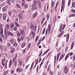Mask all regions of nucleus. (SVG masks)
I'll return each instance as SVG.
<instances>
[{"instance_id": "obj_47", "label": "nucleus", "mask_w": 75, "mask_h": 75, "mask_svg": "<svg viewBox=\"0 0 75 75\" xmlns=\"http://www.w3.org/2000/svg\"><path fill=\"white\" fill-rule=\"evenodd\" d=\"M7 45L8 47H10V46L11 45L10 43H8Z\"/></svg>"}, {"instance_id": "obj_55", "label": "nucleus", "mask_w": 75, "mask_h": 75, "mask_svg": "<svg viewBox=\"0 0 75 75\" xmlns=\"http://www.w3.org/2000/svg\"><path fill=\"white\" fill-rule=\"evenodd\" d=\"M31 47V44L30 43L28 45V48H30Z\"/></svg>"}, {"instance_id": "obj_61", "label": "nucleus", "mask_w": 75, "mask_h": 75, "mask_svg": "<svg viewBox=\"0 0 75 75\" xmlns=\"http://www.w3.org/2000/svg\"><path fill=\"white\" fill-rule=\"evenodd\" d=\"M7 73L6 72H4V75H7Z\"/></svg>"}, {"instance_id": "obj_18", "label": "nucleus", "mask_w": 75, "mask_h": 75, "mask_svg": "<svg viewBox=\"0 0 75 75\" xmlns=\"http://www.w3.org/2000/svg\"><path fill=\"white\" fill-rule=\"evenodd\" d=\"M14 27V24L13 23H11V24L10 28H13V27Z\"/></svg>"}, {"instance_id": "obj_6", "label": "nucleus", "mask_w": 75, "mask_h": 75, "mask_svg": "<svg viewBox=\"0 0 75 75\" xmlns=\"http://www.w3.org/2000/svg\"><path fill=\"white\" fill-rule=\"evenodd\" d=\"M64 72L65 74H67L68 72V68L67 66H65L64 67Z\"/></svg>"}, {"instance_id": "obj_17", "label": "nucleus", "mask_w": 75, "mask_h": 75, "mask_svg": "<svg viewBox=\"0 0 75 75\" xmlns=\"http://www.w3.org/2000/svg\"><path fill=\"white\" fill-rule=\"evenodd\" d=\"M69 34H68L67 36V42H68V41H69Z\"/></svg>"}, {"instance_id": "obj_10", "label": "nucleus", "mask_w": 75, "mask_h": 75, "mask_svg": "<svg viewBox=\"0 0 75 75\" xmlns=\"http://www.w3.org/2000/svg\"><path fill=\"white\" fill-rule=\"evenodd\" d=\"M8 34V35L10 36H11L12 37H13L14 36V34L12 33L10 31H8L7 33Z\"/></svg>"}, {"instance_id": "obj_36", "label": "nucleus", "mask_w": 75, "mask_h": 75, "mask_svg": "<svg viewBox=\"0 0 75 75\" xmlns=\"http://www.w3.org/2000/svg\"><path fill=\"white\" fill-rule=\"evenodd\" d=\"M71 0H69V2L68 3V6H70V4H71Z\"/></svg>"}, {"instance_id": "obj_40", "label": "nucleus", "mask_w": 75, "mask_h": 75, "mask_svg": "<svg viewBox=\"0 0 75 75\" xmlns=\"http://www.w3.org/2000/svg\"><path fill=\"white\" fill-rule=\"evenodd\" d=\"M17 72H20V69L19 68H18L16 69Z\"/></svg>"}, {"instance_id": "obj_64", "label": "nucleus", "mask_w": 75, "mask_h": 75, "mask_svg": "<svg viewBox=\"0 0 75 75\" xmlns=\"http://www.w3.org/2000/svg\"><path fill=\"white\" fill-rule=\"evenodd\" d=\"M50 74H51L52 75H53V72L51 71H50Z\"/></svg>"}, {"instance_id": "obj_50", "label": "nucleus", "mask_w": 75, "mask_h": 75, "mask_svg": "<svg viewBox=\"0 0 75 75\" xmlns=\"http://www.w3.org/2000/svg\"><path fill=\"white\" fill-rule=\"evenodd\" d=\"M65 25H63V28L62 29V30H63L64 31V28H65Z\"/></svg>"}, {"instance_id": "obj_16", "label": "nucleus", "mask_w": 75, "mask_h": 75, "mask_svg": "<svg viewBox=\"0 0 75 75\" xmlns=\"http://www.w3.org/2000/svg\"><path fill=\"white\" fill-rule=\"evenodd\" d=\"M14 24H16V26H17V27H19L20 26V25L18 23H17V22H14Z\"/></svg>"}, {"instance_id": "obj_48", "label": "nucleus", "mask_w": 75, "mask_h": 75, "mask_svg": "<svg viewBox=\"0 0 75 75\" xmlns=\"http://www.w3.org/2000/svg\"><path fill=\"white\" fill-rule=\"evenodd\" d=\"M21 36V35H20V33L18 32L17 33V36H18H18L20 37Z\"/></svg>"}, {"instance_id": "obj_42", "label": "nucleus", "mask_w": 75, "mask_h": 75, "mask_svg": "<svg viewBox=\"0 0 75 75\" xmlns=\"http://www.w3.org/2000/svg\"><path fill=\"white\" fill-rule=\"evenodd\" d=\"M44 63V62H41V63L40 64V67H39V68H40V67H41V66H42V64H43Z\"/></svg>"}, {"instance_id": "obj_58", "label": "nucleus", "mask_w": 75, "mask_h": 75, "mask_svg": "<svg viewBox=\"0 0 75 75\" xmlns=\"http://www.w3.org/2000/svg\"><path fill=\"white\" fill-rule=\"evenodd\" d=\"M75 60V55L73 56V61Z\"/></svg>"}, {"instance_id": "obj_20", "label": "nucleus", "mask_w": 75, "mask_h": 75, "mask_svg": "<svg viewBox=\"0 0 75 75\" xmlns=\"http://www.w3.org/2000/svg\"><path fill=\"white\" fill-rule=\"evenodd\" d=\"M69 54H68L66 56L65 58V61H66L67 59V58L69 57Z\"/></svg>"}, {"instance_id": "obj_35", "label": "nucleus", "mask_w": 75, "mask_h": 75, "mask_svg": "<svg viewBox=\"0 0 75 75\" xmlns=\"http://www.w3.org/2000/svg\"><path fill=\"white\" fill-rule=\"evenodd\" d=\"M17 45H18L17 44L16 42H15L13 44V46H14V47H16V46H17Z\"/></svg>"}, {"instance_id": "obj_56", "label": "nucleus", "mask_w": 75, "mask_h": 75, "mask_svg": "<svg viewBox=\"0 0 75 75\" xmlns=\"http://www.w3.org/2000/svg\"><path fill=\"white\" fill-rule=\"evenodd\" d=\"M71 11L73 12V13H75V10H74V9H72L71 10Z\"/></svg>"}, {"instance_id": "obj_9", "label": "nucleus", "mask_w": 75, "mask_h": 75, "mask_svg": "<svg viewBox=\"0 0 75 75\" xmlns=\"http://www.w3.org/2000/svg\"><path fill=\"white\" fill-rule=\"evenodd\" d=\"M18 17L20 20L23 19V15L21 13H19L18 15Z\"/></svg>"}, {"instance_id": "obj_4", "label": "nucleus", "mask_w": 75, "mask_h": 75, "mask_svg": "<svg viewBox=\"0 0 75 75\" xmlns=\"http://www.w3.org/2000/svg\"><path fill=\"white\" fill-rule=\"evenodd\" d=\"M65 0H62V8L61 9V13H62V8L63 10H64V7H65Z\"/></svg>"}, {"instance_id": "obj_60", "label": "nucleus", "mask_w": 75, "mask_h": 75, "mask_svg": "<svg viewBox=\"0 0 75 75\" xmlns=\"http://www.w3.org/2000/svg\"><path fill=\"white\" fill-rule=\"evenodd\" d=\"M17 54H16L15 55V57H14V58L16 59L17 58Z\"/></svg>"}, {"instance_id": "obj_24", "label": "nucleus", "mask_w": 75, "mask_h": 75, "mask_svg": "<svg viewBox=\"0 0 75 75\" xmlns=\"http://www.w3.org/2000/svg\"><path fill=\"white\" fill-rule=\"evenodd\" d=\"M25 43L23 42L22 45V48H24V47H25Z\"/></svg>"}, {"instance_id": "obj_62", "label": "nucleus", "mask_w": 75, "mask_h": 75, "mask_svg": "<svg viewBox=\"0 0 75 75\" xmlns=\"http://www.w3.org/2000/svg\"><path fill=\"white\" fill-rule=\"evenodd\" d=\"M68 54H70V56H71L73 55V53L72 52H70Z\"/></svg>"}, {"instance_id": "obj_3", "label": "nucleus", "mask_w": 75, "mask_h": 75, "mask_svg": "<svg viewBox=\"0 0 75 75\" xmlns=\"http://www.w3.org/2000/svg\"><path fill=\"white\" fill-rule=\"evenodd\" d=\"M30 28L31 29V30H32V31H33L34 30V31H36L37 26H34V24H31Z\"/></svg>"}, {"instance_id": "obj_53", "label": "nucleus", "mask_w": 75, "mask_h": 75, "mask_svg": "<svg viewBox=\"0 0 75 75\" xmlns=\"http://www.w3.org/2000/svg\"><path fill=\"white\" fill-rule=\"evenodd\" d=\"M7 35H5L4 37V39L6 40L7 39Z\"/></svg>"}, {"instance_id": "obj_46", "label": "nucleus", "mask_w": 75, "mask_h": 75, "mask_svg": "<svg viewBox=\"0 0 75 75\" xmlns=\"http://www.w3.org/2000/svg\"><path fill=\"white\" fill-rule=\"evenodd\" d=\"M16 6L17 8H20V5H19V4H17Z\"/></svg>"}, {"instance_id": "obj_23", "label": "nucleus", "mask_w": 75, "mask_h": 75, "mask_svg": "<svg viewBox=\"0 0 75 75\" xmlns=\"http://www.w3.org/2000/svg\"><path fill=\"white\" fill-rule=\"evenodd\" d=\"M7 3L9 5H11V1L10 0H7Z\"/></svg>"}, {"instance_id": "obj_12", "label": "nucleus", "mask_w": 75, "mask_h": 75, "mask_svg": "<svg viewBox=\"0 0 75 75\" xmlns=\"http://www.w3.org/2000/svg\"><path fill=\"white\" fill-rule=\"evenodd\" d=\"M65 53H64L59 58V60L61 61V60L62 59H63V58H64V57H65Z\"/></svg>"}, {"instance_id": "obj_39", "label": "nucleus", "mask_w": 75, "mask_h": 75, "mask_svg": "<svg viewBox=\"0 0 75 75\" xmlns=\"http://www.w3.org/2000/svg\"><path fill=\"white\" fill-rule=\"evenodd\" d=\"M7 16V15H6V14H4V15L3 16V18H4V19H5L6 18V16Z\"/></svg>"}, {"instance_id": "obj_27", "label": "nucleus", "mask_w": 75, "mask_h": 75, "mask_svg": "<svg viewBox=\"0 0 75 75\" xmlns=\"http://www.w3.org/2000/svg\"><path fill=\"white\" fill-rule=\"evenodd\" d=\"M57 60V56H54V64H56V61Z\"/></svg>"}, {"instance_id": "obj_22", "label": "nucleus", "mask_w": 75, "mask_h": 75, "mask_svg": "<svg viewBox=\"0 0 75 75\" xmlns=\"http://www.w3.org/2000/svg\"><path fill=\"white\" fill-rule=\"evenodd\" d=\"M2 10L4 12L5 11H6V10H7V9L5 7H4L3 8Z\"/></svg>"}, {"instance_id": "obj_2", "label": "nucleus", "mask_w": 75, "mask_h": 75, "mask_svg": "<svg viewBox=\"0 0 75 75\" xmlns=\"http://www.w3.org/2000/svg\"><path fill=\"white\" fill-rule=\"evenodd\" d=\"M62 25L61 24L60 26V27L59 28V31L61 33L58 36V37L59 38L60 37H61L63 34L64 33V31L63 30H62Z\"/></svg>"}, {"instance_id": "obj_54", "label": "nucleus", "mask_w": 75, "mask_h": 75, "mask_svg": "<svg viewBox=\"0 0 75 75\" xmlns=\"http://www.w3.org/2000/svg\"><path fill=\"white\" fill-rule=\"evenodd\" d=\"M45 25V26H46V25H47V22L45 21V23H44V24L43 25V27H44V26Z\"/></svg>"}, {"instance_id": "obj_57", "label": "nucleus", "mask_w": 75, "mask_h": 75, "mask_svg": "<svg viewBox=\"0 0 75 75\" xmlns=\"http://www.w3.org/2000/svg\"><path fill=\"white\" fill-rule=\"evenodd\" d=\"M46 35H47V34H48V30H46Z\"/></svg>"}, {"instance_id": "obj_51", "label": "nucleus", "mask_w": 75, "mask_h": 75, "mask_svg": "<svg viewBox=\"0 0 75 75\" xmlns=\"http://www.w3.org/2000/svg\"><path fill=\"white\" fill-rule=\"evenodd\" d=\"M8 14L10 15V16H11V12L10 11H8Z\"/></svg>"}, {"instance_id": "obj_7", "label": "nucleus", "mask_w": 75, "mask_h": 75, "mask_svg": "<svg viewBox=\"0 0 75 75\" xmlns=\"http://www.w3.org/2000/svg\"><path fill=\"white\" fill-rule=\"evenodd\" d=\"M20 33L23 35V36H25V32L23 30H21L20 31Z\"/></svg>"}, {"instance_id": "obj_15", "label": "nucleus", "mask_w": 75, "mask_h": 75, "mask_svg": "<svg viewBox=\"0 0 75 75\" xmlns=\"http://www.w3.org/2000/svg\"><path fill=\"white\" fill-rule=\"evenodd\" d=\"M74 43L75 42L74 41L71 44V50H72L73 48H74V45H75Z\"/></svg>"}, {"instance_id": "obj_11", "label": "nucleus", "mask_w": 75, "mask_h": 75, "mask_svg": "<svg viewBox=\"0 0 75 75\" xmlns=\"http://www.w3.org/2000/svg\"><path fill=\"white\" fill-rule=\"evenodd\" d=\"M0 31H3V25L1 24H0Z\"/></svg>"}, {"instance_id": "obj_8", "label": "nucleus", "mask_w": 75, "mask_h": 75, "mask_svg": "<svg viewBox=\"0 0 75 75\" xmlns=\"http://www.w3.org/2000/svg\"><path fill=\"white\" fill-rule=\"evenodd\" d=\"M48 34H50V32L51 31V25L50 24H49L48 25Z\"/></svg>"}, {"instance_id": "obj_26", "label": "nucleus", "mask_w": 75, "mask_h": 75, "mask_svg": "<svg viewBox=\"0 0 75 75\" xmlns=\"http://www.w3.org/2000/svg\"><path fill=\"white\" fill-rule=\"evenodd\" d=\"M19 64L21 67L23 65V62L21 61H20L19 62Z\"/></svg>"}, {"instance_id": "obj_19", "label": "nucleus", "mask_w": 75, "mask_h": 75, "mask_svg": "<svg viewBox=\"0 0 75 75\" xmlns=\"http://www.w3.org/2000/svg\"><path fill=\"white\" fill-rule=\"evenodd\" d=\"M31 33L33 35V38H34V37H35V33H34V31H31Z\"/></svg>"}, {"instance_id": "obj_44", "label": "nucleus", "mask_w": 75, "mask_h": 75, "mask_svg": "<svg viewBox=\"0 0 75 75\" xmlns=\"http://www.w3.org/2000/svg\"><path fill=\"white\" fill-rule=\"evenodd\" d=\"M75 14L72 13L71 15L70 16V17H75Z\"/></svg>"}, {"instance_id": "obj_52", "label": "nucleus", "mask_w": 75, "mask_h": 75, "mask_svg": "<svg viewBox=\"0 0 75 75\" xmlns=\"http://www.w3.org/2000/svg\"><path fill=\"white\" fill-rule=\"evenodd\" d=\"M50 66H49L48 69H47V71H50Z\"/></svg>"}, {"instance_id": "obj_41", "label": "nucleus", "mask_w": 75, "mask_h": 75, "mask_svg": "<svg viewBox=\"0 0 75 75\" xmlns=\"http://www.w3.org/2000/svg\"><path fill=\"white\" fill-rule=\"evenodd\" d=\"M38 60L37 59L35 60V64H36V65H37V64H38Z\"/></svg>"}, {"instance_id": "obj_49", "label": "nucleus", "mask_w": 75, "mask_h": 75, "mask_svg": "<svg viewBox=\"0 0 75 75\" xmlns=\"http://www.w3.org/2000/svg\"><path fill=\"white\" fill-rule=\"evenodd\" d=\"M26 49H27L26 48H25L23 50V54H25V51H26Z\"/></svg>"}, {"instance_id": "obj_33", "label": "nucleus", "mask_w": 75, "mask_h": 75, "mask_svg": "<svg viewBox=\"0 0 75 75\" xmlns=\"http://www.w3.org/2000/svg\"><path fill=\"white\" fill-rule=\"evenodd\" d=\"M47 20L48 21V20H49V18L50 17V14H47Z\"/></svg>"}, {"instance_id": "obj_1", "label": "nucleus", "mask_w": 75, "mask_h": 75, "mask_svg": "<svg viewBox=\"0 0 75 75\" xmlns=\"http://www.w3.org/2000/svg\"><path fill=\"white\" fill-rule=\"evenodd\" d=\"M37 2V0H34L33 1V4L32 6V10H35L37 9V5L36 4Z\"/></svg>"}, {"instance_id": "obj_59", "label": "nucleus", "mask_w": 75, "mask_h": 75, "mask_svg": "<svg viewBox=\"0 0 75 75\" xmlns=\"http://www.w3.org/2000/svg\"><path fill=\"white\" fill-rule=\"evenodd\" d=\"M14 52V50H11V54H13V53Z\"/></svg>"}, {"instance_id": "obj_5", "label": "nucleus", "mask_w": 75, "mask_h": 75, "mask_svg": "<svg viewBox=\"0 0 75 75\" xmlns=\"http://www.w3.org/2000/svg\"><path fill=\"white\" fill-rule=\"evenodd\" d=\"M9 25L8 24L6 25L5 28V32L7 33L8 31V30L9 29Z\"/></svg>"}, {"instance_id": "obj_63", "label": "nucleus", "mask_w": 75, "mask_h": 75, "mask_svg": "<svg viewBox=\"0 0 75 75\" xmlns=\"http://www.w3.org/2000/svg\"><path fill=\"white\" fill-rule=\"evenodd\" d=\"M16 59L14 57L13 58V62H14L15 61H16Z\"/></svg>"}, {"instance_id": "obj_29", "label": "nucleus", "mask_w": 75, "mask_h": 75, "mask_svg": "<svg viewBox=\"0 0 75 75\" xmlns=\"http://www.w3.org/2000/svg\"><path fill=\"white\" fill-rule=\"evenodd\" d=\"M37 13H35L34 14H33V18H35V17H36V16H37Z\"/></svg>"}, {"instance_id": "obj_45", "label": "nucleus", "mask_w": 75, "mask_h": 75, "mask_svg": "<svg viewBox=\"0 0 75 75\" xmlns=\"http://www.w3.org/2000/svg\"><path fill=\"white\" fill-rule=\"evenodd\" d=\"M45 29H44L43 30L42 34H44L45 33Z\"/></svg>"}, {"instance_id": "obj_32", "label": "nucleus", "mask_w": 75, "mask_h": 75, "mask_svg": "<svg viewBox=\"0 0 75 75\" xmlns=\"http://www.w3.org/2000/svg\"><path fill=\"white\" fill-rule=\"evenodd\" d=\"M12 64V60H10V61L9 62V65L10 66H11V65Z\"/></svg>"}, {"instance_id": "obj_38", "label": "nucleus", "mask_w": 75, "mask_h": 75, "mask_svg": "<svg viewBox=\"0 0 75 75\" xmlns=\"http://www.w3.org/2000/svg\"><path fill=\"white\" fill-rule=\"evenodd\" d=\"M28 7V5L27 4H25V8H27Z\"/></svg>"}, {"instance_id": "obj_13", "label": "nucleus", "mask_w": 75, "mask_h": 75, "mask_svg": "<svg viewBox=\"0 0 75 75\" xmlns=\"http://www.w3.org/2000/svg\"><path fill=\"white\" fill-rule=\"evenodd\" d=\"M60 55H61V52H59V53H58L57 54V61H58L59 59V56H60Z\"/></svg>"}, {"instance_id": "obj_43", "label": "nucleus", "mask_w": 75, "mask_h": 75, "mask_svg": "<svg viewBox=\"0 0 75 75\" xmlns=\"http://www.w3.org/2000/svg\"><path fill=\"white\" fill-rule=\"evenodd\" d=\"M62 70L60 71H59L58 73V74H59V75H61L62 74Z\"/></svg>"}, {"instance_id": "obj_25", "label": "nucleus", "mask_w": 75, "mask_h": 75, "mask_svg": "<svg viewBox=\"0 0 75 75\" xmlns=\"http://www.w3.org/2000/svg\"><path fill=\"white\" fill-rule=\"evenodd\" d=\"M10 42H11V44H13V43H14V40L13 39H12L10 40Z\"/></svg>"}, {"instance_id": "obj_14", "label": "nucleus", "mask_w": 75, "mask_h": 75, "mask_svg": "<svg viewBox=\"0 0 75 75\" xmlns=\"http://www.w3.org/2000/svg\"><path fill=\"white\" fill-rule=\"evenodd\" d=\"M1 33L0 35L2 38H4V35H3V31H2L1 32L0 31Z\"/></svg>"}, {"instance_id": "obj_31", "label": "nucleus", "mask_w": 75, "mask_h": 75, "mask_svg": "<svg viewBox=\"0 0 75 75\" xmlns=\"http://www.w3.org/2000/svg\"><path fill=\"white\" fill-rule=\"evenodd\" d=\"M54 1H52V7H54Z\"/></svg>"}, {"instance_id": "obj_34", "label": "nucleus", "mask_w": 75, "mask_h": 75, "mask_svg": "<svg viewBox=\"0 0 75 75\" xmlns=\"http://www.w3.org/2000/svg\"><path fill=\"white\" fill-rule=\"evenodd\" d=\"M17 40H18V42L19 43H20V42H21V40H20V39L19 38H17Z\"/></svg>"}, {"instance_id": "obj_28", "label": "nucleus", "mask_w": 75, "mask_h": 75, "mask_svg": "<svg viewBox=\"0 0 75 75\" xmlns=\"http://www.w3.org/2000/svg\"><path fill=\"white\" fill-rule=\"evenodd\" d=\"M75 2H73L72 3V6L71 7V8H73V7H74V6H75Z\"/></svg>"}, {"instance_id": "obj_30", "label": "nucleus", "mask_w": 75, "mask_h": 75, "mask_svg": "<svg viewBox=\"0 0 75 75\" xmlns=\"http://www.w3.org/2000/svg\"><path fill=\"white\" fill-rule=\"evenodd\" d=\"M6 61V59H5V57H4V58L2 59V62H4Z\"/></svg>"}, {"instance_id": "obj_37", "label": "nucleus", "mask_w": 75, "mask_h": 75, "mask_svg": "<svg viewBox=\"0 0 75 75\" xmlns=\"http://www.w3.org/2000/svg\"><path fill=\"white\" fill-rule=\"evenodd\" d=\"M14 31H16L17 30V27L16 26H15L13 28Z\"/></svg>"}, {"instance_id": "obj_21", "label": "nucleus", "mask_w": 75, "mask_h": 75, "mask_svg": "<svg viewBox=\"0 0 75 75\" xmlns=\"http://www.w3.org/2000/svg\"><path fill=\"white\" fill-rule=\"evenodd\" d=\"M0 49L1 51H2V52H3V51H4L3 47V46H2V45H0Z\"/></svg>"}]
</instances>
